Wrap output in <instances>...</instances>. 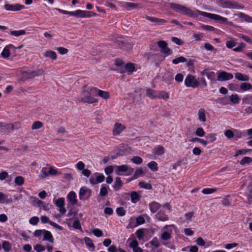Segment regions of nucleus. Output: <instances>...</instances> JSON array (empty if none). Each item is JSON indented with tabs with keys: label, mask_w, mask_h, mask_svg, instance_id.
<instances>
[{
	"label": "nucleus",
	"mask_w": 252,
	"mask_h": 252,
	"mask_svg": "<svg viewBox=\"0 0 252 252\" xmlns=\"http://www.w3.org/2000/svg\"><path fill=\"white\" fill-rule=\"evenodd\" d=\"M230 195L225 196L221 201V203L224 206H229L231 205V202L229 199Z\"/></svg>",
	"instance_id": "nucleus-43"
},
{
	"label": "nucleus",
	"mask_w": 252,
	"mask_h": 252,
	"mask_svg": "<svg viewBox=\"0 0 252 252\" xmlns=\"http://www.w3.org/2000/svg\"><path fill=\"white\" fill-rule=\"evenodd\" d=\"M43 234L44 235V237L43 238V241L45 240V241H48L52 243H54V239H53V236L50 231H49L48 230H46L45 229H43Z\"/></svg>",
	"instance_id": "nucleus-17"
},
{
	"label": "nucleus",
	"mask_w": 252,
	"mask_h": 252,
	"mask_svg": "<svg viewBox=\"0 0 252 252\" xmlns=\"http://www.w3.org/2000/svg\"><path fill=\"white\" fill-rule=\"evenodd\" d=\"M238 16L243 19V21L248 23H252V17L247 14L243 12H240L238 14Z\"/></svg>",
	"instance_id": "nucleus-19"
},
{
	"label": "nucleus",
	"mask_w": 252,
	"mask_h": 252,
	"mask_svg": "<svg viewBox=\"0 0 252 252\" xmlns=\"http://www.w3.org/2000/svg\"><path fill=\"white\" fill-rule=\"evenodd\" d=\"M4 7L7 10L18 11H20L22 8H24L25 6L19 3H16L14 4H5Z\"/></svg>",
	"instance_id": "nucleus-11"
},
{
	"label": "nucleus",
	"mask_w": 252,
	"mask_h": 252,
	"mask_svg": "<svg viewBox=\"0 0 252 252\" xmlns=\"http://www.w3.org/2000/svg\"><path fill=\"white\" fill-rule=\"evenodd\" d=\"M55 9L62 14L74 16L78 18L91 17L95 15L94 12L89 11L77 10L74 11H68L58 8H55Z\"/></svg>",
	"instance_id": "nucleus-3"
},
{
	"label": "nucleus",
	"mask_w": 252,
	"mask_h": 252,
	"mask_svg": "<svg viewBox=\"0 0 252 252\" xmlns=\"http://www.w3.org/2000/svg\"><path fill=\"white\" fill-rule=\"evenodd\" d=\"M202 75H205L208 79L210 80L211 81H214L215 80L216 74L213 71H205L204 70L203 72H201Z\"/></svg>",
	"instance_id": "nucleus-23"
},
{
	"label": "nucleus",
	"mask_w": 252,
	"mask_h": 252,
	"mask_svg": "<svg viewBox=\"0 0 252 252\" xmlns=\"http://www.w3.org/2000/svg\"><path fill=\"white\" fill-rule=\"evenodd\" d=\"M198 119L200 122H205L206 121L205 110L204 108H200L198 112Z\"/></svg>",
	"instance_id": "nucleus-18"
},
{
	"label": "nucleus",
	"mask_w": 252,
	"mask_h": 252,
	"mask_svg": "<svg viewBox=\"0 0 252 252\" xmlns=\"http://www.w3.org/2000/svg\"><path fill=\"white\" fill-rule=\"evenodd\" d=\"M2 248L5 252H9L11 250V245L8 241H4L2 243Z\"/></svg>",
	"instance_id": "nucleus-30"
},
{
	"label": "nucleus",
	"mask_w": 252,
	"mask_h": 252,
	"mask_svg": "<svg viewBox=\"0 0 252 252\" xmlns=\"http://www.w3.org/2000/svg\"><path fill=\"white\" fill-rule=\"evenodd\" d=\"M139 186L140 188H144L148 189H152V185L149 183H146L143 182H140L139 183Z\"/></svg>",
	"instance_id": "nucleus-46"
},
{
	"label": "nucleus",
	"mask_w": 252,
	"mask_h": 252,
	"mask_svg": "<svg viewBox=\"0 0 252 252\" xmlns=\"http://www.w3.org/2000/svg\"><path fill=\"white\" fill-rule=\"evenodd\" d=\"M87 193L88 194L89 196H90L91 195V193H92L91 190L87 189L86 187H82L80 189L79 193L80 199L81 200L83 199V197Z\"/></svg>",
	"instance_id": "nucleus-16"
},
{
	"label": "nucleus",
	"mask_w": 252,
	"mask_h": 252,
	"mask_svg": "<svg viewBox=\"0 0 252 252\" xmlns=\"http://www.w3.org/2000/svg\"><path fill=\"white\" fill-rule=\"evenodd\" d=\"M235 78L239 81H248L249 80V77L247 75L243 74L241 73L237 72L235 74Z\"/></svg>",
	"instance_id": "nucleus-20"
},
{
	"label": "nucleus",
	"mask_w": 252,
	"mask_h": 252,
	"mask_svg": "<svg viewBox=\"0 0 252 252\" xmlns=\"http://www.w3.org/2000/svg\"><path fill=\"white\" fill-rule=\"evenodd\" d=\"M224 135L228 139H230L234 136V133L232 130L228 129L224 132Z\"/></svg>",
	"instance_id": "nucleus-64"
},
{
	"label": "nucleus",
	"mask_w": 252,
	"mask_h": 252,
	"mask_svg": "<svg viewBox=\"0 0 252 252\" xmlns=\"http://www.w3.org/2000/svg\"><path fill=\"white\" fill-rule=\"evenodd\" d=\"M143 173V171L141 168L137 169L133 175V176L130 178V181L138 178Z\"/></svg>",
	"instance_id": "nucleus-36"
},
{
	"label": "nucleus",
	"mask_w": 252,
	"mask_h": 252,
	"mask_svg": "<svg viewBox=\"0 0 252 252\" xmlns=\"http://www.w3.org/2000/svg\"><path fill=\"white\" fill-rule=\"evenodd\" d=\"M164 153V149L162 146L158 147L155 151L154 153L157 155H163Z\"/></svg>",
	"instance_id": "nucleus-53"
},
{
	"label": "nucleus",
	"mask_w": 252,
	"mask_h": 252,
	"mask_svg": "<svg viewBox=\"0 0 252 252\" xmlns=\"http://www.w3.org/2000/svg\"><path fill=\"white\" fill-rule=\"evenodd\" d=\"M93 234L96 237H99L103 236L102 231L98 228H95L92 230Z\"/></svg>",
	"instance_id": "nucleus-59"
},
{
	"label": "nucleus",
	"mask_w": 252,
	"mask_h": 252,
	"mask_svg": "<svg viewBox=\"0 0 252 252\" xmlns=\"http://www.w3.org/2000/svg\"><path fill=\"white\" fill-rule=\"evenodd\" d=\"M9 46H12L11 45H9V46H6L4 49L3 50L2 53H1V56L3 58H8L10 55V51L9 49Z\"/></svg>",
	"instance_id": "nucleus-37"
},
{
	"label": "nucleus",
	"mask_w": 252,
	"mask_h": 252,
	"mask_svg": "<svg viewBox=\"0 0 252 252\" xmlns=\"http://www.w3.org/2000/svg\"><path fill=\"white\" fill-rule=\"evenodd\" d=\"M123 185L122 181L120 177H116L114 185L113 186V189L117 191L119 190Z\"/></svg>",
	"instance_id": "nucleus-22"
},
{
	"label": "nucleus",
	"mask_w": 252,
	"mask_h": 252,
	"mask_svg": "<svg viewBox=\"0 0 252 252\" xmlns=\"http://www.w3.org/2000/svg\"><path fill=\"white\" fill-rule=\"evenodd\" d=\"M125 68L127 71L130 73L133 72L135 69L134 64L130 63H126L125 66Z\"/></svg>",
	"instance_id": "nucleus-38"
},
{
	"label": "nucleus",
	"mask_w": 252,
	"mask_h": 252,
	"mask_svg": "<svg viewBox=\"0 0 252 252\" xmlns=\"http://www.w3.org/2000/svg\"><path fill=\"white\" fill-rule=\"evenodd\" d=\"M131 201L132 203H135L140 199V195L136 191H132L130 193Z\"/></svg>",
	"instance_id": "nucleus-27"
},
{
	"label": "nucleus",
	"mask_w": 252,
	"mask_h": 252,
	"mask_svg": "<svg viewBox=\"0 0 252 252\" xmlns=\"http://www.w3.org/2000/svg\"><path fill=\"white\" fill-rule=\"evenodd\" d=\"M217 74V80L220 82L229 80L233 78V75L232 73L224 71H218Z\"/></svg>",
	"instance_id": "nucleus-8"
},
{
	"label": "nucleus",
	"mask_w": 252,
	"mask_h": 252,
	"mask_svg": "<svg viewBox=\"0 0 252 252\" xmlns=\"http://www.w3.org/2000/svg\"><path fill=\"white\" fill-rule=\"evenodd\" d=\"M115 43L117 46L124 50H130L132 48V45L122 37H119L115 41Z\"/></svg>",
	"instance_id": "nucleus-7"
},
{
	"label": "nucleus",
	"mask_w": 252,
	"mask_h": 252,
	"mask_svg": "<svg viewBox=\"0 0 252 252\" xmlns=\"http://www.w3.org/2000/svg\"><path fill=\"white\" fill-rule=\"evenodd\" d=\"M131 161L135 164H140L142 163L143 160L138 156H134L131 158Z\"/></svg>",
	"instance_id": "nucleus-48"
},
{
	"label": "nucleus",
	"mask_w": 252,
	"mask_h": 252,
	"mask_svg": "<svg viewBox=\"0 0 252 252\" xmlns=\"http://www.w3.org/2000/svg\"><path fill=\"white\" fill-rule=\"evenodd\" d=\"M136 235L137 238L139 240H140L143 239L144 236L143 230L142 229H139L137 230L136 232Z\"/></svg>",
	"instance_id": "nucleus-54"
},
{
	"label": "nucleus",
	"mask_w": 252,
	"mask_h": 252,
	"mask_svg": "<svg viewBox=\"0 0 252 252\" xmlns=\"http://www.w3.org/2000/svg\"><path fill=\"white\" fill-rule=\"evenodd\" d=\"M185 84L187 87L193 88L198 87L200 84L195 77L192 75H188L186 77L185 80Z\"/></svg>",
	"instance_id": "nucleus-6"
},
{
	"label": "nucleus",
	"mask_w": 252,
	"mask_h": 252,
	"mask_svg": "<svg viewBox=\"0 0 252 252\" xmlns=\"http://www.w3.org/2000/svg\"><path fill=\"white\" fill-rule=\"evenodd\" d=\"M145 18L151 21V22L155 23L156 25H162L166 23L167 21L163 19H159L155 17H151L148 15L145 16Z\"/></svg>",
	"instance_id": "nucleus-12"
},
{
	"label": "nucleus",
	"mask_w": 252,
	"mask_h": 252,
	"mask_svg": "<svg viewBox=\"0 0 252 252\" xmlns=\"http://www.w3.org/2000/svg\"><path fill=\"white\" fill-rule=\"evenodd\" d=\"M0 128H1L0 131H1L2 133H8L14 129V125L11 124L4 125L2 123H0Z\"/></svg>",
	"instance_id": "nucleus-13"
},
{
	"label": "nucleus",
	"mask_w": 252,
	"mask_h": 252,
	"mask_svg": "<svg viewBox=\"0 0 252 252\" xmlns=\"http://www.w3.org/2000/svg\"><path fill=\"white\" fill-rule=\"evenodd\" d=\"M195 133L198 136L202 137L205 135V132L203 128L198 127L196 129Z\"/></svg>",
	"instance_id": "nucleus-50"
},
{
	"label": "nucleus",
	"mask_w": 252,
	"mask_h": 252,
	"mask_svg": "<svg viewBox=\"0 0 252 252\" xmlns=\"http://www.w3.org/2000/svg\"><path fill=\"white\" fill-rule=\"evenodd\" d=\"M67 200L70 202L72 205H75L77 203L76 195L74 191H70L67 195Z\"/></svg>",
	"instance_id": "nucleus-14"
},
{
	"label": "nucleus",
	"mask_w": 252,
	"mask_h": 252,
	"mask_svg": "<svg viewBox=\"0 0 252 252\" xmlns=\"http://www.w3.org/2000/svg\"><path fill=\"white\" fill-rule=\"evenodd\" d=\"M14 182L18 186H22L24 183V179L22 176H17L15 178Z\"/></svg>",
	"instance_id": "nucleus-42"
},
{
	"label": "nucleus",
	"mask_w": 252,
	"mask_h": 252,
	"mask_svg": "<svg viewBox=\"0 0 252 252\" xmlns=\"http://www.w3.org/2000/svg\"><path fill=\"white\" fill-rule=\"evenodd\" d=\"M200 15L208 17L211 19L215 20L218 22H219L220 23L222 24V23H229V22H227V19L221 17L219 15L215 14H212L209 13L201 11L200 13ZM229 23H231V22H229Z\"/></svg>",
	"instance_id": "nucleus-5"
},
{
	"label": "nucleus",
	"mask_w": 252,
	"mask_h": 252,
	"mask_svg": "<svg viewBox=\"0 0 252 252\" xmlns=\"http://www.w3.org/2000/svg\"><path fill=\"white\" fill-rule=\"evenodd\" d=\"M33 202L35 206L37 205L40 208H43L45 210H47V205H46L43 201L39 200L38 198L33 197Z\"/></svg>",
	"instance_id": "nucleus-21"
},
{
	"label": "nucleus",
	"mask_w": 252,
	"mask_h": 252,
	"mask_svg": "<svg viewBox=\"0 0 252 252\" xmlns=\"http://www.w3.org/2000/svg\"><path fill=\"white\" fill-rule=\"evenodd\" d=\"M240 88L244 91L252 89V85L249 83H243L241 84Z\"/></svg>",
	"instance_id": "nucleus-41"
},
{
	"label": "nucleus",
	"mask_w": 252,
	"mask_h": 252,
	"mask_svg": "<svg viewBox=\"0 0 252 252\" xmlns=\"http://www.w3.org/2000/svg\"><path fill=\"white\" fill-rule=\"evenodd\" d=\"M32 78L35 77H37L42 75L44 73V70L40 68H38L36 70H31Z\"/></svg>",
	"instance_id": "nucleus-29"
},
{
	"label": "nucleus",
	"mask_w": 252,
	"mask_h": 252,
	"mask_svg": "<svg viewBox=\"0 0 252 252\" xmlns=\"http://www.w3.org/2000/svg\"><path fill=\"white\" fill-rule=\"evenodd\" d=\"M171 237V235L170 233L168 232H163L161 235V238L164 241H167L169 240Z\"/></svg>",
	"instance_id": "nucleus-52"
},
{
	"label": "nucleus",
	"mask_w": 252,
	"mask_h": 252,
	"mask_svg": "<svg viewBox=\"0 0 252 252\" xmlns=\"http://www.w3.org/2000/svg\"><path fill=\"white\" fill-rule=\"evenodd\" d=\"M43 55L45 57L50 58L53 60H56L57 58L56 52L52 51H47Z\"/></svg>",
	"instance_id": "nucleus-26"
},
{
	"label": "nucleus",
	"mask_w": 252,
	"mask_h": 252,
	"mask_svg": "<svg viewBox=\"0 0 252 252\" xmlns=\"http://www.w3.org/2000/svg\"><path fill=\"white\" fill-rule=\"evenodd\" d=\"M218 3L223 8L242 9L244 6L238 2L229 0H218Z\"/></svg>",
	"instance_id": "nucleus-4"
},
{
	"label": "nucleus",
	"mask_w": 252,
	"mask_h": 252,
	"mask_svg": "<svg viewBox=\"0 0 252 252\" xmlns=\"http://www.w3.org/2000/svg\"><path fill=\"white\" fill-rule=\"evenodd\" d=\"M252 162V158L249 157H245L241 160L240 163L241 165H244L245 164H249Z\"/></svg>",
	"instance_id": "nucleus-44"
},
{
	"label": "nucleus",
	"mask_w": 252,
	"mask_h": 252,
	"mask_svg": "<svg viewBox=\"0 0 252 252\" xmlns=\"http://www.w3.org/2000/svg\"><path fill=\"white\" fill-rule=\"evenodd\" d=\"M151 244L155 248H157L159 246V243L157 237H154L150 241Z\"/></svg>",
	"instance_id": "nucleus-55"
},
{
	"label": "nucleus",
	"mask_w": 252,
	"mask_h": 252,
	"mask_svg": "<svg viewBox=\"0 0 252 252\" xmlns=\"http://www.w3.org/2000/svg\"><path fill=\"white\" fill-rule=\"evenodd\" d=\"M92 88H94V87H89L87 85L83 86L78 101L88 104L97 103L98 99L92 96V95H94V94H92L90 91Z\"/></svg>",
	"instance_id": "nucleus-1"
},
{
	"label": "nucleus",
	"mask_w": 252,
	"mask_h": 252,
	"mask_svg": "<svg viewBox=\"0 0 252 252\" xmlns=\"http://www.w3.org/2000/svg\"><path fill=\"white\" fill-rule=\"evenodd\" d=\"M217 190L216 189L206 188L202 190V193L205 194H211Z\"/></svg>",
	"instance_id": "nucleus-63"
},
{
	"label": "nucleus",
	"mask_w": 252,
	"mask_h": 252,
	"mask_svg": "<svg viewBox=\"0 0 252 252\" xmlns=\"http://www.w3.org/2000/svg\"><path fill=\"white\" fill-rule=\"evenodd\" d=\"M156 218L160 221H166L168 220V217L162 212H159L156 215Z\"/></svg>",
	"instance_id": "nucleus-28"
},
{
	"label": "nucleus",
	"mask_w": 252,
	"mask_h": 252,
	"mask_svg": "<svg viewBox=\"0 0 252 252\" xmlns=\"http://www.w3.org/2000/svg\"><path fill=\"white\" fill-rule=\"evenodd\" d=\"M189 141L192 142H198L201 143L204 146H206L208 144V142L203 139H201L198 137H193L189 140Z\"/></svg>",
	"instance_id": "nucleus-33"
},
{
	"label": "nucleus",
	"mask_w": 252,
	"mask_h": 252,
	"mask_svg": "<svg viewBox=\"0 0 252 252\" xmlns=\"http://www.w3.org/2000/svg\"><path fill=\"white\" fill-rule=\"evenodd\" d=\"M158 97L164 99H168L169 98V95L168 93L166 92L161 91L159 93V95L158 96Z\"/></svg>",
	"instance_id": "nucleus-56"
},
{
	"label": "nucleus",
	"mask_w": 252,
	"mask_h": 252,
	"mask_svg": "<svg viewBox=\"0 0 252 252\" xmlns=\"http://www.w3.org/2000/svg\"><path fill=\"white\" fill-rule=\"evenodd\" d=\"M240 98L238 94H232L229 96V100L233 104H238L240 101Z\"/></svg>",
	"instance_id": "nucleus-31"
},
{
	"label": "nucleus",
	"mask_w": 252,
	"mask_h": 252,
	"mask_svg": "<svg viewBox=\"0 0 252 252\" xmlns=\"http://www.w3.org/2000/svg\"><path fill=\"white\" fill-rule=\"evenodd\" d=\"M34 249L37 252H42L45 250V248L41 244H37L34 246Z\"/></svg>",
	"instance_id": "nucleus-61"
},
{
	"label": "nucleus",
	"mask_w": 252,
	"mask_h": 252,
	"mask_svg": "<svg viewBox=\"0 0 252 252\" xmlns=\"http://www.w3.org/2000/svg\"><path fill=\"white\" fill-rule=\"evenodd\" d=\"M56 205L60 208L61 207H63V206H64V198L63 197L60 198L58 199L56 202H55Z\"/></svg>",
	"instance_id": "nucleus-47"
},
{
	"label": "nucleus",
	"mask_w": 252,
	"mask_h": 252,
	"mask_svg": "<svg viewBox=\"0 0 252 252\" xmlns=\"http://www.w3.org/2000/svg\"><path fill=\"white\" fill-rule=\"evenodd\" d=\"M149 207L152 213H155L158 210L160 207V205L157 202H153L149 204Z\"/></svg>",
	"instance_id": "nucleus-24"
},
{
	"label": "nucleus",
	"mask_w": 252,
	"mask_h": 252,
	"mask_svg": "<svg viewBox=\"0 0 252 252\" xmlns=\"http://www.w3.org/2000/svg\"><path fill=\"white\" fill-rule=\"evenodd\" d=\"M146 94L151 98L158 97V95L156 94V92L154 90L150 88L146 90Z\"/></svg>",
	"instance_id": "nucleus-39"
},
{
	"label": "nucleus",
	"mask_w": 252,
	"mask_h": 252,
	"mask_svg": "<svg viewBox=\"0 0 252 252\" xmlns=\"http://www.w3.org/2000/svg\"><path fill=\"white\" fill-rule=\"evenodd\" d=\"M95 175H96V179L97 183H102L104 181L105 176L103 174L95 173Z\"/></svg>",
	"instance_id": "nucleus-51"
},
{
	"label": "nucleus",
	"mask_w": 252,
	"mask_h": 252,
	"mask_svg": "<svg viewBox=\"0 0 252 252\" xmlns=\"http://www.w3.org/2000/svg\"><path fill=\"white\" fill-rule=\"evenodd\" d=\"M84 240L87 247L92 248L93 249L94 248V245L90 238L85 237Z\"/></svg>",
	"instance_id": "nucleus-40"
},
{
	"label": "nucleus",
	"mask_w": 252,
	"mask_h": 252,
	"mask_svg": "<svg viewBox=\"0 0 252 252\" xmlns=\"http://www.w3.org/2000/svg\"><path fill=\"white\" fill-rule=\"evenodd\" d=\"M126 126L121 123H115L113 129V135L117 136L120 135V133L126 129Z\"/></svg>",
	"instance_id": "nucleus-10"
},
{
	"label": "nucleus",
	"mask_w": 252,
	"mask_h": 252,
	"mask_svg": "<svg viewBox=\"0 0 252 252\" xmlns=\"http://www.w3.org/2000/svg\"><path fill=\"white\" fill-rule=\"evenodd\" d=\"M148 167L153 171H157L158 170V164L156 162L152 161L147 164Z\"/></svg>",
	"instance_id": "nucleus-34"
},
{
	"label": "nucleus",
	"mask_w": 252,
	"mask_h": 252,
	"mask_svg": "<svg viewBox=\"0 0 252 252\" xmlns=\"http://www.w3.org/2000/svg\"><path fill=\"white\" fill-rule=\"evenodd\" d=\"M90 91L92 93V94H94V95L97 94L99 97L105 99H108L110 96L108 92L99 90L95 87H94V88H92V90H90Z\"/></svg>",
	"instance_id": "nucleus-9"
},
{
	"label": "nucleus",
	"mask_w": 252,
	"mask_h": 252,
	"mask_svg": "<svg viewBox=\"0 0 252 252\" xmlns=\"http://www.w3.org/2000/svg\"><path fill=\"white\" fill-rule=\"evenodd\" d=\"M169 5L175 12L187 15L190 17H197L199 14L200 15L201 12L197 9L192 10L191 9L178 3L172 2L170 3Z\"/></svg>",
	"instance_id": "nucleus-2"
},
{
	"label": "nucleus",
	"mask_w": 252,
	"mask_h": 252,
	"mask_svg": "<svg viewBox=\"0 0 252 252\" xmlns=\"http://www.w3.org/2000/svg\"><path fill=\"white\" fill-rule=\"evenodd\" d=\"M108 194L107 187L103 186L101 188L99 195L101 196H105Z\"/></svg>",
	"instance_id": "nucleus-62"
},
{
	"label": "nucleus",
	"mask_w": 252,
	"mask_h": 252,
	"mask_svg": "<svg viewBox=\"0 0 252 252\" xmlns=\"http://www.w3.org/2000/svg\"><path fill=\"white\" fill-rule=\"evenodd\" d=\"M43 126V123L40 121H35L33 123L32 126V130L38 129L42 127Z\"/></svg>",
	"instance_id": "nucleus-32"
},
{
	"label": "nucleus",
	"mask_w": 252,
	"mask_h": 252,
	"mask_svg": "<svg viewBox=\"0 0 252 252\" xmlns=\"http://www.w3.org/2000/svg\"><path fill=\"white\" fill-rule=\"evenodd\" d=\"M237 45V42L235 40H228L226 43V46L228 48H231Z\"/></svg>",
	"instance_id": "nucleus-60"
},
{
	"label": "nucleus",
	"mask_w": 252,
	"mask_h": 252,
	"mask_svg": "<svg viewBox=\"0 0 252 252\" xmlns=\"http://www.w3.org/2000/svg\"><path fill=\"white\" fill-rule=\"evenodd\" d=\"M252 151L251 149H242L239 150L237 151L234 155L235 157H237L239 155L246 154L247 152H250Z\"/></svg>",
	"instance_id": "nucleus-49"
},
{
	"label": "nucleus",
	"mask_w": 252,
	"mask_h": 252,
	"mask_svg": "<svg viewBox=\"0 0 252 252\" xmlns=\"http://www.w3.org/2000/svg\"><path fill=\"white\" fill-rule=\"evenodd\" d=\"M32 78V76L31 70L21 71V80L22 81H26Z\"/></svg>",
	"instance_id": "nucleus-15"
},
{
	"label": "nucleus",
	"mask_w": 252,
	"mask_h": 252,
	"mask_svg": "<svg viewBox=\"0 0 252 252\" xmlns=\"http://www.w3.org/2000/svg\"><path fill=\"white\" fill-rule=\"evenodd\" d=\"M42 174L41 175V177L42 178H45L48 176V174H49V168L46 167L42 168L41 170Z\"/></svg>",
	"instance_id": "nucleus-57"
},
{
	"label": "nucleus",
	"mask_w": 252,
	"mask_h": 252,
	"mask_svg": "<svg viewBox=\"0 0 252 252\" xmlns=\"http://www.w3.org/2000/svg\"><path fill=\"white\" fill-rule=\"evenodd\" d=\"M248 192L246 194L247 197V203L249 204H252V185H249L248 187Z\"/></svg>",
	"instance_id": "nucleus-25"
},
{
	"label": "nucleus",
	"mask_w": 252,
	"mask_h": 252,
	"mask_svg": "<svg viewBox=\"0 0 252 252\" xmlns=\"http://www.w3.org/2000/svg\"><path fill=\"white\" fill-rule=\"evenodd\" d=\"M187 61V60L186 58H185V57H184L183 56H180V57H179L177 58L173 59L172 61V62L173 64H177L180 63L186 62Z\"/></svg>",
	"instance_id": "nucleus-35"
},
{
	"label": "nucleus",
	"mask_w": 252,
	"mask_h": 252,
	"mask_svg": "<svg viewBox=\"0 0 252 252\" xmlns=\"http://www.w3.org/2000/svg\"><path fill=\"white\" fill-rule=\"evenodd\" d=\"M10 34L12 35L18 36L26 34V31L25 30L12 31L10 32Z\"/></svg>",
	"instance_id": "nucleus-45"
},
{
	"label": "nucleus",
	"mask_w": 252,
	"mask_h": 252,
	"mask_svg": "<svg viewBox=\"0 0 252 252\" xmlns=\"http://www.w3.org/2000/svg\"><path fill=\"white\" fill-rule=\"evenodd\" d=\"M116 212L118 216H123L125 215L126 211L123 207H121L117 208Z\"/></svg>",
	"instance_id": "nucleus-58"
}]
</instances>
